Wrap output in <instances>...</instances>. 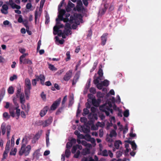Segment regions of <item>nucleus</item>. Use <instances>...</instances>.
Here are the masks:
<instances>
[{
    "label": "nucleus",
    "instance_id": "obj_26",
    "mask_svg": "<svg viewBox=\"0 0 161 161\" xmlns=\"http://www.w3.org/2000/svg\"><path fill=\"white\" fill-rule=\"evenodd\" d=\"M81 127L82 128V130L83 131L84 133H88L89 132V131H90V127H85V126H81Z\"/></svg>",
    "mask_w": 161,
    "mask_h": 161
},
{
    "label": "nucleus",
    "instance_id": "obj_45",
    "mask_svg": "<svg viewBox=\"0 0 161 161\" xmlns=\"http://www.w3.org/2000/svg\"><path fill=\"white\" fill-rule=\"evenodd\" d=\"M42 131L41 130L40 131L38 132L36 135L35 136V137L36 138V139H38L40 137L41 135L42 134Z\"/></svg>",
    "mask_w": 161,
    "mask_h": 161
},
{
    "label": "nucleus",
    "instance_id": "obj_64",
    "mask_svg": "<svg viewBox=\"0 0 161 161\" xmlns=\"http://www.w3.org/2000/svg\"><path fill=\"white\" fill-rule=\"evenodd\" d=\"M119 112L118 114V115L120 117H122V113L121 110L119 109Z\"/></svg>",
    "mask_w": 161,
    "mask_h": 161
},
{
    "label": "nucleus",
    "instance_id": "obj_2",
    "mask_svg": "<svg viewBox=\"0 0 161 161\" xmlns=\"http://www.w3.org/2000/svg\"><path fill=\"white\" fill-rule=\"evenodd\" d=\"M80 22L83 23V16L80 14L74 13L73 16L71 15V29H76Z\"/></svg>",
    "mask_w": 161,
    "mask_h": 161
},
{
    "label": "nucleus",
    "instance_id": "obj_63",
    "mask_svg": "<svg viewBox=\"0 0 161 161\" xmlns=\"http://www.w3.org/2000/svg\"><path fill=\"white\" fill-rule=\"evenodd\" d=\"M67 100V96H65L63 98V100L62 102V104L63 105L64 104L65 102Z\"/></svg>",
    "mask_w": 161,
    "mask_h": 161
},
{
    "label": "nucleus",
    "instance_id": "obj_13",
    "mask_svg": "<svg viewBox=\"0 0 161 161\" xmlns=\"http://www.w3.org/2000/svg\"><path fill=\"white\" fill-rule=\"evenodd\" d=\"M100 110L103 112H105L107 116H108L109 115V113L108 109V107L106 106L105 105H101L99 107Z\"/></svg>",
    "mask_w": 161,
    "mask_h": 161
},
{
    "label": "nucleus",
    "instance_id": "obj_53",
    "mask_svg": "<svg viewBox=\"0 0 161 161\" xmlns=\"http://www.w3.org/2000/svg\"><path fill=\"white\" fill-rule=\"evenodd\" d=\"M18 21L20 23H23V19L21 15H19V18L18 19Z\"/></svg>",
    "mask_w": 161,
    "mask_h": 161
},
{
    "label": "nucleus",
    "instance_id": "obj_21",
    "mask_svg": "<svg viewBox=\"0 0 161 161\" xmlns=\"http://www.w3.org/2000/svg\"><path fill=\"white\" fill-rule=\"evenodd\" d=\"M70 78V71H68L64 75V79L65 81H68L69 80Z\"/></svg>",
    "mask_w": 161,
    "mask_h": 161
},
{
    "label": "nucleus",
    "instance_id": "obj_3",
    "mask_svg": "<svg viewBox=\"0 0 161 161\" xmlns=\"http://www.w3.org/2000/svg\"><path fill=\"white\" fill-rule=\"evenodd\" d=\"M31 149V147L30 145H26L25 144H22L21 146L19 152V154L20 155H23L25 156L28 155Z\"/></svg>",
    "mask_w": 161,
    "mask_h": 161
},
{
    "label": "nucleus",
    "instance_id": "obj_23",
    "mask_svg": "<svg viewBox=\"0 0 161 161\" xmlns=\"http://www.w3.org/2000/svg\"><path fill=\"white\" fill-rule=\"evenodd\" d=\"M22 63L24 64H28L30 65L32 64V61L29 58L24 59Z\"/></svg>",
    "mask_w": 161,
    "mask_h": 161
},
{
    "label": "nucleus",
    "instance_id": "obj_1",
    "mask_svg": "<svg viewBox=\"0 0 161 161\" xmlns=\"http://www.w3.org/2000/svg\"><path fill=\"white\" fill-rule=\"evenodd\" d=\"M63 2L62 1L58 6L59 14L58 18L56 19V25L53 28L54 34H58V36L55 37V42L58 44H62L64 43L63 39H60L59 37L63 35L62 31L60 30V29L64 27L63 25L60 23V20H63L64 22L66 23L64 30L65 34L67 35L69 34L70 32V14L66 13V12L69 13L70 11V2L69 1L65 11L64 10L60 9L63 5Z\"/></svg>",
    "mask_w": 161,
    "mask_h": 161
},
{
    "label": "nucleus",
    "instance_id": "obj_60",
    "mask_svg": "<svg viewBox=\"0 0 161 161\" xmlns=\"http://www.w3.org/2000/svg\"><path fill=\"white\" fill-rule=\"evenodd\" d=\"M133 129H131V132L130 133V137H134L136 136V134H133L132 132Z\"/></svg>",
    "mask_w": 161,
    "mask_h": 161
},
{
    "label": "nucleus",
    "instance_id": "obj_49",
    "mask_svg": "<svg viewBox=\"0 0 161 161\" xmlns=\"http://www.w3.org/2000/svg\"><path fill=\"white\" fill-rule=\"evenodd\" d=\"M99 80H100L99 77H98L97 78L94 80V83L95 84H98L99 82Z\"/></svg>",
    "mask_w": 161,
    "mask_h": 161
},
{
    "label": "nucleus",
    "instance_id": "obj_25",
    "mask_svg": "<svg viewBox=\"0 0 161 161\" xmlns=\"http://www.w3.org/2000/svg\"><path fill=\"white\" fill-rule=\"evenodd\" d=\"M28 55V53H23V54L20 56L19 58V63L20 64H22L23 63V61L24 59H25V57L27 56Z\"/></svg>",
    "mask_w": 161,
    "mask_h": 161
},
{
    "label": "nucleus",
    "instance_id": "obj_39",
    "mask_svg": "<svg viewBox=\"0 0 161 161\" xmlns=\"http://www.w3.org/2000/svg\"><path fill=\"white\" fill-rule=\"evenodd\" d=\"M103 85V86H108L109 85V81L107 80H104L102 82Z\"/></svg>",
    "mask_w": 161,
    "mask_h": 161
},
{
    "label": "nucleus",
    "instance_id": "obj_57",
    "mask_svg": "<svg viewBox=\"0 0 161 161\" xmlns=\"http://www.w3.org/2000/svg\"><path fill=\"white\" fill-rule=\"evenodd\" d=\"M103 86V85L102 82L100 83H99L97 85V87L100 90H101Z\"/></svg>",
    "mask_w": 161,
    "mask_h": 161
},
{
    "label": "nucleus",
    "instance_id": "obj_11",
    "mask_svg": "<svg viewBox=\"0 0 161 161\" xmlns=\"http://www.w3.org/2000/svg\"><path fill=\"white\" fill-rule=\"evenodd\" d=\"M61 101V98H59L55 101L51 106V110H55L60 104Z\"/></svg>",
    "mask_w": 161,
    "mask_h": 161
},
{
    "label": "nucleus",
    "instance_id": "obj_51",
    "mask_svg": "<svg viewBox=\"0 0 161 161\" xmlns=\"http://www.w3.org/2000/svg\"><path fill=\"white\" fill-rule=\"evenodd\" d=\"M91 138V136L90 135L87 134L85 135L84 138L86 139L87 141H89Z\"/></svg>",
    "mask_w": 161,
    "mask_h": 161
},
{
    "label": "nucleus",
    "instance_id": "obj_31",
    "mask_svg": "<svg viewBox=\"0 0 161 161\" xmlns=\"http://www.w3.org/2000/svg\"><path fill=\"white\" fill-rule=\"evenodd\" d=\"M8 93L9 94H13L14 93V89L12 86H10L7 89Z\"/></svg>",
    "mask_w": 161,
    "mask_h": 161
},
{
    "label": "nucleus",
    "instance_id": "obj_24",
    "mask_svg": "<svg viewBox=\"0 0 161 161\" xmlns=\"http://www.w3.org/2000/svg\"><path fill=\"white\" fill-rule=\"evenodd\" d=\"M28 55V53H23V54L20 56L19 58V63L20 64H22L23 63V61L24 59H25V57L27 56Z\"/></svg>",
    "mask_w": 161,
    "mask_h": 161
},
{
    "label": "nucleus",
    "instance_id": "obj_40",
    "mask_svg": "<svg viewBox=\"0 0 161 161\" xmlns=\"http://www.w3.org/2000/svg\"><path fill=\"white\" fill-rule=\"evenodd\" d=\"M108 152L106 149H104L102 152V155L103 156L107 157L108 156Z\"/></svg>",
    "mask_w": 161,
    "mask_h": 161
},
{
    "label": "nucleus",
    "instance_id": "obj_41",
    "mask_svg": "<svg viewBox=\"0 0 161 161\" xmlns=\"http://www.w3.org/2000/svg\"><path fill=\"white\" fill-rule=\"evenodd\" d=\"M83 115L85 116L88 114L89 113V111L87 108H85L83 109Z\"/></svg>",
    "mask_w": 161,
    "mask_h": 161
},
{
    "label": "nucleus",
    "instance_id": "obj_33",
    "mask_svg": "<svg viewBox=\"0 0 161 161\" xmlns=\"http://www.w3.org/2000/svg\"><path fill=\"white\" fill-rule=\"evenodd\" d=\"M117 133H116L115 130H112L110 132L109 136L111 137H116L117 136Z\"/></svg>",
    "mask_w": 161,
    "mask_h": 161
},
{
    "label": "nucleus",
    "instance_id": "obj_43",
    "mask_svg": "<svg viewBox=\"0 0 161 161\" xmlns=\"http://www.w3.org/2000/svg\"><path fill=\"white\" fill-rule=\"evenodd\" d=\"M116 156L117 158H119L122 155V152L121 151H117L116 153Z\"/></svg>",
    "mask_w": 161,
    "mask_h": 161
},
{
    "label": "nucleus",
    "instance_id": "obj_14",
    "mask_svg": "<svg viewBox=\"0 0 161 161\" xmlns=\"http://www.w3.org/2000/svg\"><path fill=\"white\" fill-rule=\"evenodd\" d=\"M48 107L47 106L45 107L40 112V114L41 117L44 116L47 113L48 110Z\"/></svg>",
    "mask_w": 161,
    "mask_h": 161
},
{
    "label": "nucleus",
    "instance_id": "obj_5",
    "mask_svg": "<svg viewBox=\"0 0 161 161\" xmlns=\"http://www.w3.org/2000/svg\"><path fill=\"white\" fill-rule=\"evenodd\" d=\"M1 129L2 134L3 135L7 132V137H8L10 135L11 130V126L9 125H6V124L3 123L2 124Z\"/></svg>",
    "mask_w": 161,
    "mask_h": 161
},
{
    "label": "nucleus",
    "instance_id": "obj_36",
    "mask_svg": "<svg viewBox=\"0 0 161 161\" xmlns=\"http://www.w3.org/2000/svg\"><path fill=\"white\" fill-rule=\"evenodd\" d=\"M49 68L50 70L52 71H56L57 69L56 68L54 65L50 64H48Z\"/></svg>",
    "mask_w": 161,
    "mask_h": 161
},
{
    "label": "nucleus",
    "instance_id": "obj_44",
    "mask_svg": "<svg viewBox=\"0 0 161 161\" xmlns=\"http://www.w3.org/2000/svg\"><path fill=\"white\" fill-rule=\"evenodd\" d=\"M123 115L125 117H127L129 115V110H126L123 113Z\"/></svg>",
    "mask_w": 161,
    "mask_h": 161
},
{
    "label": "nucleus",
    "instance_id": "obj_17",
    "mask_svg": "<svg viewBox=\"0 0 161 161\" xmlns=\"http://www.w3.org/2000/svg\"><path fill=\"white\" fill-rule=\"evenodd\" d=\"M40 150L38 149L35 151L33 155L34 157L37 159H38L42 156V154L40 153Z\"/></svg>",
    "mask_w": 161,
    "mask_h": 161
},
{
    "label": "nucleus",
    "instance_id": "obj_12",
    "mask_svg": "<svg viewBox=\"0 0 161 161\" xmlns=\"http://www.w3.org/2000/svg\"><path fill=\"white\" fill-rule=\"evenodd\" d=\"M67 149L65 151V155L66 158H68L70 154V141L68 142L66 144Z\"/></svg>",
    "mask_w": 161,
    "mask_h": 161
},
{
    "label": "nucleus",
    "instance_id": "obj_28",
    "mask_svg": "<svg viewBox=\"0 0 161 161\" xmlns=\"http://www.w3.org/2000/svg\"><path fill=\"white\" fill-rule=\"evenodd\" d=\"M3 24L6 27L8 26L11 28L12 27V24L10 23V22L8 20H6L4 21L3 22Z\"/></svg>",
    "mask_w": 161,
    "mask_h": 161
},
{
    "label": "nucleus",
    "instance_id": "obj_59",
    "mask_svg": "<svg viewBox=\"0 0 161 161\" xmlns=\"http://www.w3.org/2000/svg\"><path fill=\"white\" fill-rule=\"evenodd\" d=\"M89 141H90L91 143L93 145H96V144L95 143V140L94 138H91V139Z\"/></svg>",
    "mask_w": 161,
    "mask_h": 161
},
{
    "label": "nucleus",
    "instance_id": "obj_47",
    "mask_svg": "<svg viewBox=\"0 0 161 161\" xmlns=\"http://www.w3.org/2000/svg\"><path fill=\"white\" fill-rule=\"evenodd\" d=\"M80 154V151L79 150H78L76 153L74 154V157L76 158H78Z\"/></svg>",
    "mask_w": 161,
    "mask_h": 161
},
{
    "label": "nucleus",
    "instance_id": "obj_29",
    "mask_svg": "<svg viewBox=\"0 0 161 161\" xmlns=\"http://www.w3.org/2000/svg\"><path fill=\"white\" fill-rule=\"evenodd\" d=\"M120 144H122V142L118 140L116 141L114 144L115 148L117 149H119Z\"/></svg>",
    "mask_w": 161,
    "mask_h": 161
},
{
    "label": "nucleus",
    "instance_id": "obj_10",
    "mask_svg": "<svg viewBox=\"0 0 161 161\" xmlns=\"http://www.w3.org/2000/svg\"><path fill=\"white\" fill-rule=\"evenodd\" d=\"M108 35V33H104L101 36L102 45L104 46L107 40Z\"/></svg>",
    "mask_w": 161,
    "mask_h": 161
},
{
    "label": "nucleus",
    "instance_id": "obj_48",
    "mask_svg": "<svg viewBox=\"0 0 161 161\" xmlns=\"http://www.w3.org/2000/svg\"><path fill=\"white\" fill-rule=\"evenodd\" d=\"M90 92L93 94H95L96 93V90L95 88L91 87L90 90Z\"/></svg>",
    "mask_w": 161,
    "mask_h": 161
},
{
    "label": "nucleus",
    "instance_id": "obj_20",
    "mask_svg": "<svg viewBox=\"0 0 161 161\" xmlns=\"http://www.w3.org/2000/svg\"><path fill=\"white\" fill-rule=\"evenodd\" d=\"M19 96L20 103H24L25 102V99L24 93H21Z\"/></svg>",
    "mask_w": 161,
    "mask_h": 161
},
{
    "label": "nucleus",
    "instance_id": "obj_4",
    "mask_svg": "<svg viewBox=\"0 0 161 161\" xmlns=\"http://www.w3.org/2000/svg\"><path fill=\"white\" fill-rule=\"evenodd\" d=\"M25 92L26 98L28 99L30 94V90L31 88V84L30 80L28 78H26L25 80Z\"/></svg>",
    "mask_w": 161,
    "mask_h": 161
},
{
    "label": "nucleus",
    "instance_id": "obj_55",
    "mask_svg": "<svg viewBox=\"0 0 161 161\" xmlns=\"http://www.w3.org/2000/svg\"><path fill=\"white\" fill-rule=\"evenodd\" d=\"M87 97L89 98L92 100V99H94L95 98L93 94H88L87 95Z\"/></svg>",
    "mask_w": 161,
    "mask_h": 161
},
{
    "label": "nucleus",
    "instance_id": "obj_61",
    "mask_svg": "<svg viewBox=\"0 0 161 161\" xmlns=\"http://www.w3.org/2000/svg\"><path fill=\"white\" fill-rule=\"evenodd\" d=\"M103 132L102 129H100L99 130V136L100 137H102L103 136Z\"/></svg>",
    "mask_w": 161,
    "mask_h": 161
},
{
    "label": "nucleus",
    "instance_id": "obj_18",
    "mask_svg": "<svg viewBox=\"0 0 161 161\" xmlns=\"http://www.w3.org/2000/svg\"><path fill=\"white\" fill-rule=\"evenodd\" d=\"M8 7L7 5L4 4L2 6V8L1 9V11L2 13L4 14H6L8 13Z\"/></svg>",
    "mask_w": 161,
    "mask_h": 161
},
{
    "label": "nucleus",
    "instance_id": "obj_42",
    "mask_svg": "<svg viewBox=\"0 0 161 161\" xmlns=\"http://www.w3.org/2000/svg\"><path fill=\"white\" fill-rule=\"evenodd\" d=\"M14 145V136H12L11 141V144H10V147H13Z\"/></svg>",
    "mask_w": 161,
    "mask_h": 161
},
{
    "label": "nucleus",
    "instance_id": "obj_54",
    "mask_svg": "<svg viewBox=\"0 0 161 161\" xmlns=\"http://www.w3.org/2000/svg\"><path fill=\"white\" fill-rule=\"evenodd\" d=\"M104 105H106V106L107 107H109V108H111L112 107V104L110 102H108V103H106Z\"/></svg>",
    "mask_w": 161,
    "mask_h": 161
},
{
    "label": "nucleus",
    "instance_id": "obj_8",
    "mask_svg": "<svg viewBox=\"0 0 161 161\" xmlns=\"http://www.w3.org/2000/svg\"><path fill=\"white\" fill-rule=\"evenodd\" d=\"M10 141H8L7 143L5 151H4L3 155V159H5L8 156V153L10 149Z\"/></svg>",
    "mask_w": 161,
    "mask_h": 161
},
{
    "label": "nucleus",
    "instance_id": "obj_37",
    "mask_svg": "<svg viewBox=\"0 0 161 161\" xmlns=\"http://www.w3.org/2000/svg\"><path fill=\"white\" fill-rule=\"evenodd\" d=\"M49 132L48 131L47 133L46 134V141L47 146L49 144Z\"/></svg>",
    "mask_w": 161,
    "mask_h": 161
},
{
    "label": "nucleus",
    "instance_id": "obj_32",
    "mask_svg": "<svg viewBox=\"0 0 161 161\" xmlns=\"http://www.w3.org/2000/svg\"><path fill=\"white\" fill-rule=\"evenodd\" d=\"M17 152V149L16 148H12L10 153L11 155H15Z\"/></svg>",
    "mask_w": 161,
    "mask_h": 161
},
{
    "label": "nucleus",
    "instance_id": "obj_9",
    "mask_svg": "<svg viewBox=\"0 0 161 161\" xmlns=\"http://www.w3.org/2000/svg\"><path fill=\"white\" fill-rule=\"evenodd\" d=\"M13 101L15 106L14 107L15 110H16L15 113L17 117V119H18L20 115V109L19 108V105L17 103L16 100L14 98L13 99Z\"/></svg>",
    "mask_w": 161,
    "mask_h": 161
},
{
    "label": "nucleus",
    "instance_id": "obj_34",
    "mask_svg": "<svg viewBox=\"0 0 161 161\" xmlns=\"http://www.w3.org/2000/svg\"><path fill=\"white\" fill-rule=\"evenodd\" d=\"M3 117L5 119L7 120L10 118V115L8 113L5 112L3 113Z\"/></svg>",
    "mask_w": 161,
    "mask_h": 161
},
{
    "label": "nucleus",
    "instance_id": "obj_46",
    "mask_svg": "<svg viewBox=\"0 0 161 161\" xmlns=\"http://www.w3.org/2000/svg\"><path fill=\"white\" fill-rule=\"evenodd\" d=\"M77 149L76 145L75 146H74L73 147H72V149L71 150V152L73 153H75V152L76 151V150Z\"/></svg>",
    "mask_w": 161,
    "mask_h": 161
},
{
    "label": "nucleus",
    "instance_id": "obj_58",
    "mask_svg": "<svg viewBox=\"0 0 161 161\" xmlns=\"http://www.w3.org/2000/svg\"><path fill=\"white\" fill-rule=\"evenodd\" d=\"M92 35V31L91 29L88 31V34L87 35V37H91Z\"/></svg>",
    "mask_w": 161,
    "mask_h": 161
},
{
    "label": "nucleus",
    "instance_id": "obj_19",
    "mask_svg": "<svg viewBox=\"0 0 161 161\" xmlns=\"http://www.w3.org/2000/svg\"><path fill=\"white\" fill-rule=\"evenodd\" d=\"M88 119H91V120H94V119H97V117L96 114L90 113L88 116Z\"/></svg>",
    "mask_w": 161,
    "mask_h": 161
},
{
    "label": "nucleus",
    "instance_id": "obj_22",
    "mask_svg": "<svg viewBox=\"0 0 161 161\" xmlns=\"http://www.w3.org/2000/svg\"><path fill=\"white\" fill-rule=\"evenodd\" d=\"M21 103V108L22 109L25 110L27 113H28V111L29 110V109L30 108L29 105V104H27V107H26L25 105L24 104V103Z\"/></svg>",
    "mask_w": 161,
    "mask_h": 161
},
{
    "label": "nucleus",
    "instance_id": "obj_15",
    "mask_svg": "<svg viewBox=\"0 0 161 161\" xmlns=\"http://www.w3.org/2000/svg\"><path fill=\"white\" fill-rule=\"evenodd\" d=\"M52 117H50L47 120L44 121V127H46L50 125L52 123Z\"/></svg>",
    "mask_w": 161,
    "mask_h": 161
},
{
    "label": "nucleus",
    "instance_id": "obj_52",
    "mask_svg": "<svg viewBox=\"0 0 161 161\" xmlns=\"http://www.w3.org/2000/svg\"><path fill=\"white\" fill-rule=\"evenodd\" d=\"M37 124L38 125H42L44 127V121L42 120H39L37 122Z\"/></svg>",
    "mask_w": 161,
    "mask_h": 161
},
{
    "label": "nucleus",
    "instance_id": "obj_7",
    "mask_svg": "<svg viewBox=\"0 0 161 161\" xmlns=\"http://www.w3.org/2000/svg\"><path fill=\"white\" fill-rule=\"evenodd\" d=\"M7 3L10 5L13 9L16 8L19 9L21 8V7L15 4L13 0H9V2H7ZM14 11L15 13L18 14H20L21 13V11L19 10H15Z\"/></svg>",
    "mask_w": 161,
    "mask_h": 161
},
{
    "label": "nucleus",
    "instance_id": "obj_30",
    "mask_svg": "<svg viewBox=\"0 0 161 161\" xmlns=\"http://www.w3.org/2000/svg\"><path fill=\"white\" fill-rule=\"evenodd\" d=\"M93 105L95 107H98L99 105V103L95 97L92 101Z\"/></svg>",
    "mask_w": 161,
    "mask_h": 161
},
{
    "label": "nucleus",
    "instance_id": "obj_27",
    "mask_svg": "<svg viewBox=\"0 0 161 161\" xmlns=\"http://www.w3.org/2000/svg\"><path fill=\"white\" fill-rule=\"evenodd\" d=\"M30 138L28 136H25L22 141V144H25L26 145L28 143V142L30 140Z\"/></svg>",
    "mask_w": 161,
    "mask_h": 161
},
{
    "label": "nucleus",
    "instance_id": "obj_38",
    "mask_svg": "<svg viewBox=\"0 0 161 161\" xmlns=\"http://www.w3.org/2000/svg\"><path fill=\"white\" fill-rule=\"evenodd\" d=\"M97 74L98 75L99 78L102 77L103 75V72L102 69L101 68H99L97 72Z\"/></svg>",
    "mask_w": 161,
    "mask_h": 161
},
{
    "label": "nucleus",
    "instance_id": "obj_62",
    "mask_svg": "<svg viewBox=\"0 0 161 161\" xmlns=\"http://www.w3.org/2000/svg\"><path fill=\"white\" fill-rule=\"evenodd\" d=\"M20 115L22 117L25 118H26V114L24 111H22L20 113Z\"/></svg>",
    "mask_w": 161,
    "mask_h": 161
},
{
    "label": "nucleus",
    "instance_id": "obj_56",
    "mask_svg": "<svg viewBox=\"0 0 161 161\" xmlns=\"http://www.w3.org/2000/svg\"><path fill=\"white\" fill-rule=\"evenodd\" d=\"M17 78V76L15 75H14L13 76H11L10 78V80L11 81H13L14 80L16 79Z\"/></svg>",
    "mask_w": 161,
    "mask_h": 161
},
{
    "label": "nucleus",
    "instance_id": "obj_35",
    "mask_svg": "<svg viewBox=\"0 0 161 161\" xmlns=\"http://www.w3.org/2000/svg\"><path fill=\"white\" fill-rule=\"evenodd\" d=\"M45 79V78L44 75H39V79L41 81V84L42 85L44 84Z\"/></svg>",
    "mask_w": 161,
    "mask_h": 161
},
{
    "label": "nucleus",
    "instance_id": "obj_6",
    "mask_svg": "<svg viewBox=\"0 0 161 161\" xmlns=\"http://www.w3.org/2000/svg\"><path fill=\"white\" fill-rule=\"evenodd\" d=\"M4 107L6 108H9V112L10 116L13 117L15 116L16 113H15V107L12 104H10L9 102H6Z\"/></svg>",
    "mask_w": 161,
    "mask_h": 161
},
{
    "label": "nucleus",
    "instance_id": "obj_50",
    "mask_svg": "<svg viewBox=\"0 0 161 161\" xmlns=\"http://www.w3.org/2000/svg\"><path fill=\"white\" fill-rule=\"evenodd\" d=\"M67 58L66 59V61H69L70 58V52L68 51L66 53Z\"/></svg>",
    "mask_w": 161,
    "mask_h": 161
},
{
    "label": "nucleus",
    "instance_id": "obj_16",
    "mask_svg": "<svg viewBox=\"0 0 161 161\" xmlns=\"http://www.w3.org/2000/svg\"><path fill=\"white\" fill-rule=\"evenodd\" d=\"M126 142H128L129 144L131 145L132 148L133 150H134L136 149L137 145L136 144L134 141H130V140H128Z\"/></svg>",
    "mask_w": 161,
    "mask_h": 161
}]
</instances>
